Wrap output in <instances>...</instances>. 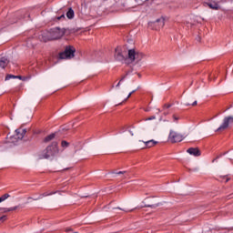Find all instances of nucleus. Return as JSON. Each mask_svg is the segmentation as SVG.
I'll return each instance as SVG.
<instances>
[{"label":"nucleus","instance_id":"49530a36","mask_svg":"<svg viewBox=\"0 0 233 233\" xmlns=\"http://www.w3.org/2000/svg\"><path fill=\"white\" fill-rule=\"evenodd\" d=\"M85 198H88V196H85Z\"/></svg>","mask_w":233,"mask_h":233},{"label":"nucleus","instance_id":"09e8293b","mask_svg":"<svg viewBox=\"0 0 233 233\" xmlns=\"http://www.w3.org/2000/svg\"><path fill=\"white\" fill-rule=\"evenodd\" d=\"M231 196H233V194Z\"/></svg>","mask_w":233,"mask_h":233},{"label":"nucleus","instance_id":"dca6fc26","mask_svg":"<svg viewBox=\"0 0 233 233\" xmlns=\"http://www.w3.org/2000/svg\"><path fill=\"white\" fill-rule=\"evenodd\" d=\"M134 92H136V90L129 93L128 96L126 98H125V96H123V95H121V96H118V99L120 101H122V103H123V102L127 101V99H129V97L134 94Z\"/></svg>","mask_w":233,"mask_h":233},{"label":"nucleus","instance_id":"a19ab883","mask_svg":"<svg viewBox=\"0 0 233 233\" xmlns=\"http://www.w3.org/2000/svg\"><path fill=\"white\" fill-rule=\"evenodd\" d=\"M27 199H32V198H31V197H29Z\"/></svg>","mask_w":233,"mask_h":233},{"label":"nucleus","instance_id":"72a5a7b5","mask_svg":"<svg viewBox=\"0 0 233 233\" xmlns=\"http://www.w3.org/2000/svg\"><path fill=\"white\" fill-rule=\"evenodd\" d=\"M127 78V75L123 76L121 78H120V81H123Z\"/></svg>","mask_w":233,"mask_h":233},{"label":"nucleus","instance_id":"2f4dec72","mask_svg":"<svg viewBox=\"0 0 233 233\" xmlns=\"http://www.w3.org/2000/svg\"><path fill=\"white\" fill-rule=\"evenodd\" d=\"M170 106H172V105H170V104H165L164 105V108H170Z\"/></svg>","mask_w":233,"mask_h":233},{"label":"nucleus","instance_id":"de8ad7c7","mask_svg":"<svg viewBox=\"0 0 233 233\" xmlns=\"http://www.w3.org/2000/svg\"><path fill=\"white\" fill-rule=\"evenodd\" d=\"M231 196H233V194Z\"/></svg>","mask_w":233,"mask_h":233},{"label":"nucleus","instance_id":"6e6552de","mask_svg":"<svg viewBox=\"0 0 233 233\" xmlns=\"http://www.w3.org/2000/svg\"><path fill=\"white\" fill-rule=\"evenodd\" d=\"M115 59L116 61L119 62L125 61V63L127 64V57L123 56V53H121V51L117 47L115 49Z\"/></svg>","mask_w":233,"mask_h":233},{"label":"nucleus","instance_id":"ddd939ff","mask_svg":"<svg viewBox=\"0 0 233 233\" xmlns=\"http://www.w3.org/2000/svg\"><path fill=\"white\" fill-rule=\"evenodd\" d=\"M156 207H159V203H156V201H151V204L144 205L141 208H156Z\"/></svg>","mask_w":233,"mask_h":233},{"label":"nucleus","instance_id":"c03bdc74","mask_svg":"<svg viewBox=\"0 0 233 233\" xmlns=\"http://www.w3.org/2000/svg\"><path fill=\"white\" fill-rule=\"evenodd\" d=\"M157 112H161V110L157 109Z\"/></svg>","mask_w":233,"mask_h":233},{"label":"nucleus","instance_id":"c756f323","mask_svg":"<svg viewBox=\"0 0 233 233\" xmlns=\"http://www.w3.org/2000/svg\"><path fill=\"white\" fill-rule=\"evenodd\" d=\"M114 210H123L124 212H126L125 208L119 207L114 208Z\"/></svg>","mask_w":233,"mask_h":233},{"label":"nucleus","instance_id":"a211bd4d","mask_svg":"<svg viewBox=\"0 0 233 233\" xmlns=\"http://www.w3.org/2000/svg\"><path fill=\"white\" fill-rule=\"evenodd\" d=\"M146 121H147V125H156V116L146 118Z\"/></svg>","mask_w":233,"mask_h":233},{"label":"nucleus","instance_id":"cd10ccee","mask_svg":"<svg viewBox=\"0 0 233 233\" xmlns=\"http://www.w3.org/2000/svg\"><path fill=\"white\" fill-rule=\"evenodd\" d=\"M0 221H2V223L4 221H6V215H4L3 217H0Z\"/></svg>","mask_w":233,"mask_h":233},{"label":"nucleus","instance_id":"4468645a","mask_svg":"<svg viewBox=\"0 0 233 233\" xmlns=\"http://www.w3.org/2000/svg\"><path fill=\"white\" fill-rule=\"evenodd\" d=\"M53 139H56V134L53 133L51 135H48L47 137H46L44 138V143H50V141H52Z\"/></svg>","mask_w":233,"mask_h":233},{"label":"nucleus","instance_id":"9b49d317","mask_svg":"<svg viewBox=\"0 0 233 233\" xmlns=\"http://www.w3.org/2000/svg\"><path fill=\"white\" fill-rule=\"evenodd\" d=\"M15 133H16L18 139H23V137H25V136H26V129L18 128L15 130Z\"/></svg>","mask_w":233,"mask_h":233},{"label":"nucleus","instance_id":"423d86ee","mask_svg":"<svg viewBox=\"0 0 233 233\" xmlns=\"http://www.w3.org/2000/svg\"><path fill=\"white\" fill-rule=\"evenodd\" d=\"M230 123H233V116L225 117L223 125H221L217 129V132H219L220 130H226V128H228V125H230Z\"/></svg>","mask_w":233,"mask_h":233},{"label":"nucleus","instance_id":"1a4fd4ad","mask_svg":"<svg viewBox=\"0 0 233 233\" xmlns=\"http://www.w3.org/2000/svg\"><path fill=\"white\" fill-rule=\"evenodd\" d=\"M187 152V154H190V156H195L196 157L201 156V151L198 147H189Z\"/></svg>","mask_w":233,"mask_h":233},{"label":"nucleus","instance_id":"7c9ffc66","mask_svg":"<svg viewBox=\"0 0 233 233\" xmlns=\"http://www.w3.org/2000/svg\"><path fill=\"white\" fill-rule=\"evenodd\" d=\"M16 79H23V81H25V77H24L23 78V76H16Z\"/></svg>","mask_w":233,"mask_h":233},{"label":"nucleus","instance_id":"aec40b11","mask_svg":"<svg viewBox=\"0 0 233 233\" xmlns=\"http://www.w3.org/2000/svg\"><path fill=\"white\" fill-rule=\"evenodd\" d=\"M190 105H192V106H196L198 105V101L195 100V101L192 103V98H189L188 102H186V106H190Z\"/></svg>","mask_w":233,"mask_h":233},{"label":"nucleus","instance_id":"a878e982","mask_svg":"<svg viewBox=\"0 0 233 233\" xmlns=\"http://www.w3.org/2000/svg\"><path fill=\"white\" fill-rule=\"evenodd\" d=\"M135 1H136L137 5H141L145 3H147V1H148V0H135Z\"/></svg>","mask_w":233,"mask_h":233},{"label":"nucleus","instance_id":"7ed1b4c3","mask_svg":"<svg viewBox=\"0 0 233 233\" xmlns=\"http://www.w3.org/2000/svg\"><path fill=\"white\" fill-rule=\"evenodd\" d=\"M143 59V53L136 51V49H129L127 52V57L126 58V65H132L136 62L139 63Z\"/></svg>","mask_w":233,"mask_h":233},{"label":"nucleus","instance_id":"c9c22d12","mask_svg":"<svg viewBox=\"0 0 233 233\" xmlns=\"http://www.w3.org/2000/svg\"><path fill=\"white\" fill-rule=\"evenodd\" d=\"M121 85V80L117 83L116 86H119Z\"/></svg>","mask_w":233,"mask_h":233},{"label":"nucleus","instance_id":"f257e3e1","mask_svg":"<svg viewBox=\"0 0 233 233\" xmlns=\"http://www.w3.org/2000/svg\"><path fill=\"white\" fill-rule=\"evenodd\" d=\"M80 28H59L56 27L54 29H50V31H46V33H42L39 35V40L43 43H47V41H56V39H61L65 34H76V32H79Z\"/></svg>","mask_w":233,"mask_h":233},{"label":"nucleus","instance_id":"393cba45","mask_svg":"<svg viewBox=\"0 0 233 233\" xmlns=\"http://www.w3.org/2000/svg\"><path fill=\"white\" fill-rule=\"evenodd\" d=\"M132 136H134V131H132V130H128L126 133V137H132Z\"/></svg>","mask_w":233,"mask_h":233},{"label":"nucleus","instance_id":"f8f14e48","mask_svg":"<svg viewBox=\"0 0 233 233\" xmlns=\"http://www.w3.org/2000/svg\"><path fill=\"white\" fill-rule=\"evenodd\" d=\"M8 63H10V61H8V58L2 57L0 59V68H6V66H8Z\"/></svg>","mask_w":233,"mask_h":233},{"label":"nucleus","instance_id":"79ce46f5","mask_svg":"<svg viewBox=\"0 0 233 233\" xmlns=\"http://www.w3.org/2000/svg\"><path fill=\"white\" fill-rule=\"evenodd\" d=\"M128 76V73L126 74V76Z\"/></svg>","mask_w":233,"mask_h":233},{"label":"nucleus","instance_id":"473e14b6","mask_svg":"<svg viewBox=\"0 0 233 233\" xmlns=\"http://www.w3.org/2000/svg\"><path fill=\"white\" fill-rule=\"evenodd\" d=\"M60 19H65V15H62L60 16L57 17V20L60 21Z\"/></svg>","mask_w":233,"mask_h":233},{"label":"nucleus","instance_id":"412c9836","mask_svg":"<svg viewBox=\"0 0 233 233\" xmlns=\"http://www.w3.org/2000/svg\"><path fill=\"white\" fill-rule=\"evenodd\" d=\"M10 198V195L8 193L4 194L2 197H0V203H3V201H6Z\"/></svg>","mask_w":233,"mask_h":233},{"label":"nucleus","instance_id":"0eeeda50","mask_svg":"<svg viewBox=\"0 0 233 233\" xmlns=\"http://www.w3.org/2000/svg\"><path fill=\"white\" fill-rule=\"evenodd\" d=\"M204 6H208L211 10H221V5L216 1H209L204 3Z\"/></svg>","mask_w":233,"mask_h":233},{"label":"nucleus","instance_id":"2eb2a0df","mask_svg":"<svg viewBox=\"0 0 233 233\" xmlns=\"http://www.w3.org/2000/svg\"><path fill=\"white\" fill-rule=\"evenodd\" d=\"M144 143H145L146 147H147L148 148L157 145V141H155V140H148Z\"/></svg>","mask_w":233,"mask_h":233},{"label":"nucleus","instance_id":"58836bf2","mask_svg":"<svg viewBox=\"0 0 233 233\" xmlns=\"http://www.w3.org/2000/svg\"><path fill=\"white\" fill-rule=\"evenodd\" d=\"M144 136H148V133H144Z\"/></svg>","mask_w":233,"mask_h":233},{"label":"nucleus","instance_id":"f704fd0d","mask_svg":"<svg viewBox=\"0 0 233 233\" xmlns=\"http://www.w3.org/2000/svg\"><path fill=\"white\" fill-rule=\"evenodd\" d=\"M117 174H125V171H119Z\"/></svg>","mask_w":233,"mask_h":233},{"label":"nucleus","instance_id":"f3484780","mask_svg":"<svg viewBox=\"0 0 233 233\" xmlns=\"http://www.w3.org/2000/svg\"><path fill=\"white\" fill-rule=\"evenodd\" d=\"M67 19H74V9L70 7L66 13Z\"/></svg>","mask_w":233,"mask_h":233},{"label":"nucleus","instance_id":"b1692460","mask_svg":"<svg viewBox=\"0 0 233 233\" xmlns=\"http://www.w3.org/2000/svg\"><path fill=\"white\" fill-rule=\"evenodd\" d=\"M8 79H17V76L6 75L5 81H8Z\"/></svg>","mask_w":233,"mask_h":233},{"label":"nucleus","instance_id":"4be33fe9","mask_svg":"<svg viewBox=\"0 0 233 233\" xmlns=\"http://www.w3.org/2000/svg\"><path fill=\"white\" fill-rule=\"evenodd\" d=\"M61 147H62L63 148H68V147H70V143H68V142L66 141V140H63V141L61 142Z\"/></svg>","mask_w":233,"mask_h":233},{"label":"nucleus","instance_id":"e433bc0d","mask_svg":"<svg viewBox=\"0 0 233 233\" xmlns=\"http://www.w3.org/2000/svg\"><path fill=\"white\" fill-rule=\"evenodd\" d=\"M228 181H230V178L226 179V183H228Z\"/></svg>","mask_w":233,"mask_h":233},{"label":"nucleus","instance_id":"f03ea898","mask_svg":"<svg viewBox=\"0 0 233 233\" xmlns=\"http://www.w3.org/2000/svg\"><path fill=\"white\" fill-rule=\"evenodd\" d=\"M56 154H59V148L57 147V142H52L46 149L39 154L40 159H50Z\"/></svg>","mask_w":233,"mask_h":233},{"label":"nucleus","instance_id":"4c0bfd02","mask_svg":"<svg viewBox=\"0 0 233 233\" xmlns=\"http://www.w3.org/2000/svg\"><path fill=\"white\" fill-rule=\"evenodd\" d=\"M121 6H122V8H125V4H122Z\"/></svg>","mask_w":233,"mask_h":233},{"label":"nucleus","instance_id":"a18cd8bd","mask_svg":"<svg viewBox=\"0 0 233 233\" xmlns=\"http://www.w3.org/2000/svg\"><path fill=\"white\" fill-rule=\"evenodd\" d=\"M34 200H35V201H37V198H35Z\"/></svg>","mask_w":233,"mask_h":233},{"label":"nucleus","instance_id":"20e7f679","mask_svg":"<svg viewBox=\"0 0 233 233\" xmlns=\"http://www.w3.org/2000/svg\"><path fill=\"white\" fill-rule=\"evenodd\" d=\"M76 54V48L72 46H66L64 52L59 53V59H72Z\"/></svg>","mask_w":233,"mask_h":233},{"label":"nucleus","instance_id":"37998d69","mask_svg":"<svg viewBox=\"0 0 233 233\" xmlns=\"http://www.w3.org/2000/svg\"><path fill=\"white\" fill-rule=\"evenodd\" d=\"M208 80H209V81H211V78H210V77H208Z\"/></svg>","mask_w":233,"mask_h":233},{"label":"nucleus","instance_id":"5701e85b","mask_svg":"<svg viewBox=\"0 0 233 233\" xmlns=\"http://www.w3.org/2000/svg\"><path fill=\"white\" fill-rule=\"evenodd\" d=\"M61 194V191H55V192H51V193H44L41 196H43V198H46L47 196H53V194Z\"/></svg>","mask_w":233,"mask_h":233},{"label":"nucleus","instance_id":"bb28decb","mask_svg":"<svg viewBox=\"0 0 233 233\" xmlns=\"http://www.w3.org/2000/svg\"><path fill=\"white\" fill-rule=\"evenodd\" d=\"M162 127H170V121L168 120H163Z\"/></svg>","mask_w":233,"mask_h":233},{"label":"nucleus","instance_id":"9d476101","mask_svg":"<svg viewBox=\"0 0 233 233\" xmlns=\"http://www.w3.org/2000/svg\"><path fill=\"white\" fill-rule=\"evenodd\" d=\"M155 25H156L155 30H161V28L165 26V18L160 17L157 19L155 22Z\"/></svg>","mask_w":233,"mask_h":233},{"label":"nucleus","instance_id":"39448f33","mask_svg":"<svg viewBox=\"0 0 233 233\" xmlns=\"http://www.w3.org/2000/svg\"><path fill=\"white\" fill-rule=\"evenodd\" d=\"M184 138L185 137L176 132V130L169 131L168 141H170V143H181Z\"/></svg>","mask_w":233,"mask_h":233},{"label":"nucleus","instance_id":"ea45409f","mask_svg":"<svg viewBox=\"0 0 233 233\" xmlns=\"http://www.w3.org/2000/svg\"><path fill=\"white\" fill-rule=\"evenodd\" d=\"M168 115V113H164V116H167Z\"/></svg>","mask_w":233,"mask_h":233},{"label":"nucleus","instance_id":"c85d7f7f","mask_svg":"<svg viewBox=\"0 0 233 233\" xmlns=\"http://www.w3.org/2000/svg\"><path fill=\"white\" fill-rule=\"evenodd\" d=\"M174 121H179V116L177 115H173Z\"/></svg>","mask_w":233,"mask_h":233},{"label":"nucleus","instance_id":"6ab92c4d","mask_svg":"<svg viewBox=\"0 0 233 233\" xmlns=\"http://www.w3.org/2000/svg\"><path fill=\"white\" fill-rule=\"evenodd\" d=\"M0 210H4L5 213H6V212H12V211H14V210H17V206H15V208H0Z\"/></svg>","mask_w":233,"mask_h":233}]
</instances>
